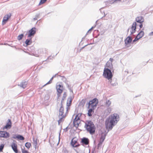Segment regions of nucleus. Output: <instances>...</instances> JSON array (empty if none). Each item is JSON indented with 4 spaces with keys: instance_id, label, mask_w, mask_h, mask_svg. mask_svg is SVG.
I'll return each mask as SVG.
<instances>
[{
    "instance_id": "obj_1",
    "label": "nucleus",
    "mask_w": 153,
    "mask_h": 153,
    "mask_svg": "<svg viewBox=\"0 0 153 153\" xmlns=\"http://www.w3.org/2000/svg\"><path fill=\"white\" fill-rule=\"evenodd\" d=\"M119 120V115L117 113L111 114L107 117L105 121V128L108 131L111 130Z\"/></svg>"
},
{
    "instance_id": "obj_2",
    "label": "nucleus",
    "mask_w": 153,
    "mask_h": 153,
    "mask_svg": "<svg viewBox=\"0 0 153 153\" xmlns=\"http://www.w3.org/2000/svg\"><path fill=\"white\" fill-rule=\"evenodd\" d=\"M84 127L91 134L93 135L95 133L96 127L92 121L86 120Z\"/></svg>"
},
{
    "instance_id": "obj_3",
    "label": "nucleus",
    "mask_w": 153,
    "mask_h": 153,
    "mask_svg": "<svg viewBox=\"0 0 153 153\" xmlns=\"http://www.w3.org/2000/svg\"><path fill=\"white\" fill-rule=\"evenodd\" d=\"M98 103V100L97 98H94L92 100L89 101L87 105H88V108H91L95 109L97 107V104Z\"/></svg>"
},
{
    "instance_id": "obj_4",
    "label": "nucleus",
    "mask_w": 153,
    "mask_h": 153,
    "mask_svg": "<svg viewBox=\"0 0 153 153\" xmlns=\"http://www.w3.org/2000/svg\"><path fill=\"white\" fill-rule=\"evenodd\" d=\"M103 75L108 80L111 79L113 76L111 70L108 68L104 69Z\"/></svg>"
},
{
    "instance_id": "obj_5",
    "label": "nucleus",
    "mask_w": 153,
    "mask_h": 153,
    "mask_svg": "<svg viewBox=\"0 0 153 153\" xmlns=\"http://www.w3.org/2000/svg\"><path fill=\"white\" fill-rule=\"evenodd\" d=\"M60 105V107L59 110V119L58 121L59 124L61 122L63 121V118H65V115L63 114L64 113V108L63 107L62 104Z\"/></svg>"
},
{
    "instance_id": "obj_6",
    "label": "nucleus",
    "mask_w": 153,
    "mask_h": 153,
    "mask_svg": "<svg viewBox=\"0 0 153 153\" xmlns=\"http://www.w3.org/2000/svg\"><path fill=\"white\" fill-rule=\"evenodd\" d=\"M80 143L83 146H86L89 143V140L88 138L85 137H83L81 139Z\"/></svg>"
},
{
    "instance_id": "obj_7",
    "label": "nucleus",
    "mask_w": 153,
    "mask_h": 153,
    "mask_svg": "<svg viewBox=\"0 0 153 153\" xmlns=\"http://www.w3.org/2000/svg\"><path fill=\"white\" fill-rule=\"evenodd\" d=\"M36 28L35 27H33L28 32V37L30 38L32 36H33L36 33Z\"/></svg>"
},
{
    "instance_id": "obj_8",
    "label": "nucleus",
    "mask_w": 153,
    "mask_h": 153,
    "mask_svg": "<svg viewBox=\"0 0 153 153\" xmlns=\"http://www.w3.org/2000/svg\"><path fill=\"white\" fill-rule=\"evenodd\" d=\"M11 16V15L10 13L7 14L4 16L3 17L2 22V25H4L6 24L8 19Z\"/></svg>"
},
{
    "instance_id": "obj_9",
    "label": "nucleus",
    "mask_w": 153,
    "mask_h": 153,
    "mask_svg": "<svg viewBox=\"0 0 153 153\" xmlns=\"http://www.w3.org/2000/svg\"><path fill=\"white\" fill-rule=\"evenodd\" d=\"M73 98V96H70L68 98L66 104L67 107L66 108L67 111L68 110V107L70 106L71 105V102Z\"/></svg>"
},
{
    "instance_id": "obj_10",
    "label": "nucleus",
    "mask_w": 153,
    "mask_h": 153,
    "mask_svg": "<svg viewBox=\"0 0 153 153\" xmlns=\"http://www.w3.org/2000/svg\"><path fill=\"white\" fill-rule=\"evenodd\" d=\"M10 134L9 133L6 131H0V137L8 138Z\"/></svg>"
},
{
    "instance_id": "obj_11",
    "label": "nucleus",
    "mask_w": 153,
    "mask_h": 153,
    "mask_svg": "<svg viewBox=\"0 0 153 153\" xmlns=\"http://www.w3.org/2000/svg\"><path fill=\"white\" fill-rule=\"evenodd\" d=\"M56 89L58 92L57 95L59 96V94L62 93L63 91V87L62 85H57L56 86Z\"/></svg>"
},
{
    "instance_id": "obj_12",
    "label": "nucleus",
    "mask_w": 153,
    "mask_h": 153,
    "mask_svg": "<svg viewBox=\"0 0 153 153\" xmlns=\"http://www.w3.org/2000/svg\"><path fill=\"white\" fill-rule=\"evenodd\" d=\"M137 24L136 22H134L131 27V30L130 31L131 34L130 35H132L136 31Z\"/></svg>"
},
{
    "instance_id": "obj_13",
    "label": "nucleus",
    "mask_w": 153,
    "mask_h": 153,
    "mask_svg": "<svg viewBox=\"0 0 153 153\" xmlns=\"http://www.w3.org/2000/svg\"><path fill=\"white\" fill-rule=\"evenodd\" d=\"M27 83L28 81H23L18 85V86L23 88H25L26 87Z\"/></svg>"
},
{
    "instance_id": "obj_14",
    "label": "nucleus",
    "mask_w": 153,
    "mask_h": 153,
    "mask_svg": "<svg viewBox=\"0 0 153 153\" xmlns=\"http://www.w3.org/2000/svg\"><path fill=\"white\" fill-rule=\"evenodd\" d=\"M132 40V38L130 36H128L126 38L125 40V43L126 45H127L128 44L130 43Z\"/></svg>"
},
{
    "instance_id": "obj_15",
    "label": "nucleus",
    "mask_w": 153,
    "mask_h": 153,
    "mask_svg": "<svg viewBox=\"0 0 153 153\" xmlns=\"http://www.w3.org/2000/svg\"><path fill=\"white\" fill-rule=\"evenodd\" d=\"M11 121L10 120L8 119V122L7 123L5 126L3 128L4 129H9L11 127Z\"/></svg>"
},
{
    "instance_id": "obj_16",
    "label": "nucleus",
    "mask_w": 153,
    "mask_h": 153,
    "mask_svg": "<svg viewBox=\"0 0 153 153\" xmlns=\"http://www.w3.org/2000/svg\"><path fill=\"white\" fill-rule=\"evenodd\" d=\"M12 148L15 153H18V150L17 148V146L16 144L13 143L11 145Z\"/></svg>"
},
{
    "instance_id": "obj_17",
    "label": "nucleus",
    "mask_w": 153,
    "mask_h": 153,
    "mask_svg": "<svg viewBox=\"0 0 153 153\" xmlns=\"http://www.w3.org/2000/svg\"><path fill=\"white\" fill-rule=\"evenodd\" d=\"M144 19L141 16L137 17L136 18V21L137 23H141L144 22Z\"/></svg>"
},
{
    "instance_id": "obj_18",
    "label": "nucleus",
    "mask_w": 153,
    "mask_h": 153,
    "mask_svg": "<svg viewBox=\"0 0 153 153\" xmlns=\"http://www.w3.org/2000/svg\"><path fill=\"white\" fill-rule=\"evenodd\" d=\"M88 111V116L91 117L92 116V114L94 113V110L93 108H90Z\"/></svg>"
},
{
    "instance_id": "obj_19",
    "label": "nucleus",
    "mask_w": 153,
    "mask_h": 153,
    "mask_svg": "<svg viewBox=\"0 0 153 153\" xmlns=\"http://www.w3.org/2000/svg\"><path fill=\"white\" fill-rule=\"evenodd\" d=\"M106 66L109 69L113 70V65L112 63L111 62L108 61L106 64Z\"/></svg>"
},
{
    "instance_id": "obj_20",
    "label": "nucleus",
    "mask_w": 153,
    "mask_h": 153,
    "mask_svg": "<svg viewBox=\"0 0 153 153\" xmlns=\"http://www.w3.org/2000/svg\"><path fill=\"white\" fill-rule=\"evenodd\" d=\"M77 143V141L75 138H73L71 141V144L73 147H74L75 144Z\"/></svg>"
},
{
    "instance_id": "obj_21",
    "label": "nucleus",
    "mask_w": 153,
    "mask_h": 153,
    "mask_svg": "<svg viewBox=\"0 0 153 153\" xmlns=\"http://www.w3.org/2000/svg\"><path fill=\"white\" fill-rule=\"evenodd\" d=\"M32 43L31 38L27 39L25 41V43L26 46L30 45Z\"/></svg>"
},
{
    "instance_id": "obj_22",
    "label": "nucleus",
    "mask_w": 153,
    "mask_h": 153,
    "mask_svg": "<svg viewBox=\"0 0 153 153\" xmlns=\"http://www.w3.org/2000/svg\"><path fill=\"white\" fill-rule=\"evenodd\" d=\"M144 34V33L143 31H140V32L137 35V36L138 37L139 39H140L143 36Z\"/></svg>"
},
{
    "instance_id": "obj_23",
    "label": "nucleus",
    "mask_w": 153,
    "mask_h": 153,
    "mask_svg": "<svg viewBox=\"0 0 153 153\" xmlns=\"http://www.w3.org/2000/svg\"><path fill=\"white\" fill-rule=\"evenodd\" d=\"M81 115V114H79L76 115L74 119V121H79L80 120V117Z\"/></svg>"
},
{
    "instance_id": "obj_24",
    "label": "nucleus",
    "mask_w": 153,
    "mask_h": 153,
    "mask_svg": "<svg viewBox=\"0 0 153 153\" xmlns=\"http://www.w3.org/2000/svg\"><path fill=\"white\" fill-rule=\"evenodd\" d=\"M105 134H102L101 135V137L100 138L99 141L102 143L104 141L105 138Z\"/></svg>"
},
{
    "instance_id": "obj_25",
    "label": "nucleus",
    "mask_w": 153,
    "mask_h": 153,
    "mask_svg": "<svg viewBox=\"0 0 153 153\" xmlns=\"http://www.w3.org/2000/svg\"><path fill=\"white\" fill-rule=\"evenodd\" d=\"M37 139H35L34 138H33V145L34 147H35V149H36V146L37 145Z\"/></svg>"
},
{
    "instance_id": "obj_26",
    "label": "nucleus",
    "mask_w": 153,
    "mask_h": 153,
    "mask_svg": "<svg viewBox=\"0 0 153 153\" xmlns=\"http://www.w3.org/2000/svg\"><path fill=\"white\" fill-rule=\"evenodd\" d=\"M111 111V109L110 107H107V108L105 110V112L107 113L106 114L108 115L109 114Z\"/></svg>"
},
{
    "instance_id": "obj_27",
    "label": "nucleus",
    "mask_w": 153,
    "mask_h": 153,
    "mask_svg": "<svg viewBox=\"0 0 153 153\" xmlns=\"http://www.w3.org/2000/svg\"><path fill=\"white\" fill-rule=\"evenodd\" d=\"M80 123V121H73V125L74 126L76 127L77 128L79 126V125Z\"/></svg>"
},
{
    "instance_id": "obj_28",
    "label": "nucleus",
    "mask_w": 153,
    "mask_h": 153,
    "mask_svg": "<svg viewBox=\"0 0 153 153\" xmlns=\"http://www.w3.org/2000/svg\"><path fill=\"white\" fill-rule=\"evenodd\" d=\"M66 92H64L63 94V96L62 97V98L61 100V103L60 105H62V102H63L65 98L66 97Z\"/></svg>"
},
{
    "instance_id": "obj_29",
    "label": "nucleus",
    "mask_w": 153,
    "mask_h": 153,
    "mask_svg": "<svg viewBox=\"0 0 153 153\" xmlns=\"http://www.w3.org/2000/svg\"><path fill=\"white\" fill-rule=\"evenodd\" d=\"M25 137L22 135L19 134L18 135L17 139L23 140H25Z\"/></svg>"
},
{
    "instance_id": "obj_30",
    "label": "nucleus",
    "mask_w": 153,
    "mask_h": 153,
    "mask_svg": "<svg viewBox=\"0 0 153 153\" xmlns=\"http://www.w3.org/2000/svg\"><path fill=\"white\" fill-rule=\"evenodd\" d=\"M104 8V7H102L100 9V12L102 13H104V16H102L101 19H103L104 17H105V16H107V14H105V13L104 11H102V10Z\"/></svg>"
},
{
    "instance_id": "obj_31",
    "label": "nucleus",
    "mask_w": 153,
    "mask_h": 153,
    "mask_svg": "<svg viewBox=\"0 0 153 153\" xmlns=\"http://www.w3.org/2000/svg\"><path fill=\"white\" fill-rule=\"evenodd\" d=\"M25 146L28 149H29L31 146V144L30 143L27 142L25 144Z\"/></svg>"
},
{
    "instance_id": "obj_32",
    "label": "nucleus",
    "mask_w": 153,
    "mask_h": 153,
    "mask_svg": "<svg viewBox=\"0 0 153 153\" xmlns=\"http://www.w3.org/2000/svg\"><path fill=\"white\" fill-rule=\"evenodd\" d=\"M24 36L23 34H21L20 35H19L17 37L18 40H21L23 37Z\"/></svg>"
},
{
    "instance_id": "obj_33",
    "label": "nucleus",
    "mask_w": 153,
    "mask_h": 153,
    "mask_svg": "<svg viewBox=\"0 0 153 153\" xmlns=\"http://www.w3.org/2000/svg\"><path fill=\"white\" fill-rule=\"evenodd\" d=\"M106 105L107 107H109L111 104V102L109 100H107L106 102Z\"/></svg>"
},
{
    "instance_id": "obj_34",
    "label": "nucleus",
    "mask_w": 153,
    "mask_h": 153,
    "mask_svg": "<svg viewBox=\"0 0 153 153\" xmlns=\"http://www.w3.org/2000/svg\"><path fill=\"white\" fill-rule=\"evenodd\" d=\"M85 99H83L81 101L80 103V105H82V106H83L85 104Z\"/></svg>"
},
{
    "instance_id": "obj_35",
    "label": "nucleus",
    "mask_w": 153,
    "mask_h": 153,
    "mask_svg": "<svg viewBox=\"0 0 153 153\" xmlns=\"http://www.w3.org/2000/svg\"><path fill=\"white\" fill-rule=\"evenodd\" d=\"M58 76H59L60 77H62V80L64 82H66V79L65 77L64 76H61L59 75H58Z\"/></svg>"
},
{
    "instance_id": "obj_36",
    "label": "nucleus",
    "mask_w": 153,
    "mask_h": 153,
    "mask_svg": "<svg viewBox=\"0 0 153 153\" xmlns=\"http://www.w3.org/2000/svg\"><path fill=\"white\" fill-rule=\"evenodd\" d=\"M102 143H101V142H100V141L99 142V143L97 145V146L98 149H99L101 148V146L102 145Z\"/></svg>"
},
{
    "instance_id": "obj_37",
    "label": "nucleus",
    "mask_w": 153,
    "mask_h": 153,
    "mask_svg": "<svg viewBox=\"0 0 153 153\" xmlns=\"http://www.w3.org/2000/svg\"><path fill=\"white\" fill-rule=\"evenodd\" d=\"M4 145L3 144L0 145V152H2L4 148Z\"/></svg>"
},
{
    "instance_id": "obj_38",
    "label": "nucleus",
    "mask_w": 153,
    "mask_h": 153,
    "mask_svg": "<svg viewBox=\"0 0 153 153\" xmlns=\"http://www.w3.org/2000/svg\"><path fill=\"white\" fill-rule=\"evenodd\" d=\"M53 79V77H52L51 79L44 86L46 85L51 83Z\"/></svg>"
},
{
    "instance_id": "obj_39",
    "label": "nucleus",
    "mask_w": 153,
    "mask_h": 153,
    "mask_svg": "<svg viewBox=\"0 0 153 153\" xmlns=\"http://www.w3.org/2000/svg\"><path fill=\"white\" fill-rule=\"evenodd\" d=\"M47 0H41L39 4V5H40L42 4H43L44 3L46 2Z\"/></svg>"
},
{
    "instance_id": "obj_40",
    "label": "nucleus",
    "mask_w": 153,
    "mask_h": 153,
    "mask_svg": "<svg viewBox=\"0 0 153 153\" xmlns=\"http://www.w3.org/2000/svg\"><path fill=\"white\" fill-rule=\"evenodd\" d=\"M94 27H91V29H90L87 32L86 34H88L89 33H91V31L94 28Z\"/></svg>"
},
{
    "instance_id": "obj_41",
    "label": "nucleus",
    "mask_w": 153,
    "mask_h": 153,
    "mask_svg": "<svg viewBox=\"0 0 153 153\" xmlns=\"http://www.w3.org/2000/svg\"><path fill=\"white\" fill-rule=\"evenodd\" d=\"M140 39H139V38L138 36H136L135 37L134 39L133 40V42H135L136 41H137Z\"/></svg>"
},
{
    "instance_id": "obj_42",
    "label": "nucleus",
    "mask_w": 153,
    "mask_h": 153,
    "mask_svg": "<svg viewBox=\"0 0 153 153\" xmlns=\"http://www.w3.org/2000/svg\"><path fill=\"white\" fill-rule=\"evenodd\" d=\"M110 83H111V85L113 86H116V85H117V83L115 82L114 83H112L111 81Z\"/></svg>"
},
{
    "instance_id": "obj_43",
    "label": "nucleus",
    "mask_w": 153,
    "mask_h": 153,
    "mask_svg": "<svg viewBox=\"0 0 153 153\" xmlns=\"http://www.w3.org/2000/svg\"><path fill=\"white\" fill-rule=\"evenodd\" d=\"M22 153H29V152L25 150L22 149Z\"/></svg>"
},
{
    "instance_id": "obj_44",
    "label": "nucleus",
    "mask_w": 153,
    "mask_h": 153,
    "mask_svg": "<svg viewBox=\"0 0 153 153\" xmlns=\"http://www.w3.org/2000/svg\"><path fill=\"white\" fill-rule=\"evenodd\" d=\"M68 88L70 90V92H73V90L71 88V85H69V87H68Z\"/></svg>"
},
{
    "instance_id": "obj_45",
    "label": "nucleus",
    "mask_w": 153,
    "mask_h": 153,
    "mask_svg": "<svg viewBox=\"0 0 153 153\" xmlns=\"http://www.w3.org/2000/svg\"><path fill=\"white\" fill-rule=\"evenodd\" d=\"M108 16H109V15L107 14V16H105V18L104 17L102 19L103 20H108Z\"/></svg>"
},
{
    "instance_id": "obj_46",
    "label": "nucleus",
    "mask_w": 153,
    "mask_h": 153,
    "mask_svg": "<svg viewBox=\"0 0 153 153\" xmlns=\"http://www.w3.org/2000/svg\"><path fill=\"white\" fill-rule=\"evenodd\" d=\"M13 139H16L18 138V135H16V134L13 135Z\"/></svg>"
},
{
    "instance_id": "obj_47",
    "label": "nucleus",
    "mask_w": 153,
    "mask_h": 153,
    "mask_svg": "<svg viewBox=\"0 0 153 153\" xmlns=\"http://www.w3.org/2000/svg\"><path fill=\"white\" fill-rule=\"evenodd\" d=\"M80 146V145L79 144H78L77 145H75L74 146V147H79V146Z\"/></svg>"
},
{
    "instance_id": "obj_48",
    "label": "nucleus",
    "mask_w": 153,
    "mask_h": 153,
    "mask_svg": "<svg viewBox=\"0 0 153 153\" xmlns=\"http://www.w3.org/2000/svg\"><path fill=\"white\" fill-rule=\"evenodd\" d=\"M40 14H37L36 15V17L37 18H39V16Z\"/></svg>"
},
{
    "instance_id": "obj_49",
    "label": "nucleus",
    "mask_w": 153,
    "mask_h": 153,
    "mask_svg": "<svg viewBox=\"0 0 153 153\" xmlns=\"http://www.w3.org/2000/svg\"><path fill=\"white\" fill-rule=\"evenodd\" d=\"M113 60V59L112 58H110L109 59V62H111L112 63V62Z\"/></svg>"
},
{
    "instance_id": "obj_50",
    "label": "nucleus",
    "mask_w": 153,
    "mask_h": 153,
    "mask_svg": "<svg viewBox=\"0 0 153 153\" xmlns=\"http://www.w3.org/2000/svg\"><path fill=\"white\" fill-rule=\"evenodd\" d=\"M139 26L140 28H141L143 27V24L142 23H140V25H139Z\"/></svg>"
},
{
    "instance_id": "obj_51",
    "label": "nucleus",
    "mask_w": 153,
    "mask_h": 153,
    "mask_svg": "<svg viewBox=\"0 0 153 153\" xmlns=\"http://www.w3.org/2000/svg\"><path fill=\"white\" fill-rule=\"evenodd\" d=\"M64 130L65 132L67 131H68V127H66Z\"/></svg>"
},
{
    "instance_id": "obj_52",
    "label": "nucleus",
    "mask_w": 153,
    "mask_h": 153,
    "mask_svg": "<svg viewBox=\"0 0 153 153\" xmlns=\"http://www.w3.org/2000/svg\"><path fill=\"white\" fill-rule=\"evenodd\" d=\"M65 82L67 87L68 88V87H69V85L68 83L66 82Z\"/></svg>"
},
{
    "instance_id": "obj_53",
    "label": "nucleus",
    "mask_w": 153,
    "mask_h": 153,
    "mask_svg": "<svg viewBox=\"0 0 153 153\" xmlns=\"http://www.w3.org/2000/svg\"><path fill=\"white\" fill-rule=\"evenodd\" d=\"M149 35L151 36L153 35V32H152L150 33Z\"/></svg>"
},
{
    "instance_id": "obj_54",
    "label": "nucleus",
    "mask_w": 153,
    "mask_h": 153,
    "mask_svg": "<svg viewBox=\"0 0 153 153\" xmlns=\"http://www.w3.org/2000/svg\"><path fill=\"white\" fill-rule=\"evenodd\" d=\"M58 75V74H55V75H53L52 77H53V78H54V77H55L56 76V75Z\"/></svg>"
},
{
    "instance_id": "obj_55",
    "label": "nucleus",
    "mask_w": 153,
    "mask_h": 153,
    "mask_svg": "<svg viewBox=\"0 0 153 153\" xmlns=\"http://www.w3.org/2000/svg\"><path fill=\"white\" fill-rule=\"evenodd\" d=\"M85 45V46H84V47H82L81 49V50L84 48L86 46H87V45Z\"/></svg>"
},
{
    "instance_id": "obj_56",
    "label": "nucleus",
    "mask_w": 153,
    "mask_h": 153,
    "mask_svg": "<svg viewBox=\"0 0 153 153\" xmlns=\"http://www.w3.org/2000/svg\"><path fill=\"white\" fill-rule=\"evenodd\" d=\"M33 20H34L35 21V20H37V18H36V17H35V18H34Z\"/></svg>"
},
{
    "instance_id": "obj_57",
    "label": "nucleus",
    "mask_w": 153,
    "mask_h": 153,
    "mask_svg": "<svg viewBox=\"0 0 153 153\" xmlns=\"http://www.w3.org/2000/svg\"><path fill=\"white\" fill-rule=\"evenodd\" d=\"M65 153H68V151L67 150L65 151Z\"/></svg>"
},
{
    "instance_id": "obj_58",
    "label": "nucleus",
    "mask_w": 153,
    "mask_h": 153,
    "mask_svg": "<svg viewBox=\"0 0 153 153\" xmlns=\"http://www.w3.org/2000/svg\"><path fill=\"white\" fill-rule=\"evenodd\" d=\"M51 59V57L49 56L48 58V59Z\"/></svg>"
},
{
    "instance_id": "obj_59",
    "label": "nucleus",
    "mask_w": 153,
    "mask_h": 153,
    "mask_svg": "<svg viewBox=\"0 0 153 153\" xmlns=\"http://www.w3.org/2000/svg\"><path fill=\"white\" fill-rule=\"evenodd\" d=\"M129 28H128L127 30V32H128L129 31Z\"/></svg>"
},
{
    "instance_id": "obj_60",
    "label": "nucleus",
    "mask_w": 153,
    "mask_h": 153,
    "mask_svg": "<svg viewBox=\"0 0 153 153\" xmlns=\"http://www.w3.org/2000/svg\"><path fill=\"white\" fill-rule=\"evenodd\" d=\"M76 152H77V153H79V152H78L76 150Z\"/></svg>"
}]
</instances>
